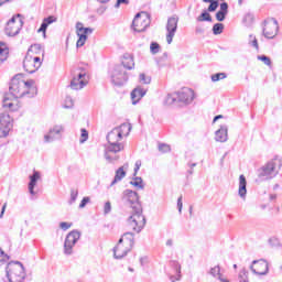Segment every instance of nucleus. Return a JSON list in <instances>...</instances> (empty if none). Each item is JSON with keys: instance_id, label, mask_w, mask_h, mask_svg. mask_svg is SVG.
<instances>
[{"instance_id": "1", "label": "nucleus", "mask_w": 282, "mask_h": 282, "mask_svg": "<svg viewBox=\"0 0 282 282\" xmlns=\"http://www.w3.org/2000/svg\"><path fill=\"white\" fill-rule=\"evenodd\" d=\"M29 96L32 98L36 96V86L34 79L24 80L23 75H15L10 83L9 94H7L2 100V107L9 111L19 110V98Z\"/></svg>"}, {"instance_id": "2", "label": "nucleus", "mask_w": 282, "mask_h": 282, "mask_svg": "<svg viewBox=\"0 0 282 282\" xmlns=\"http://www.w3.org/2000/svg\"><path fill=\"white\" fill-rule=\"evenodd\" d=\"M121 202L128 208H131V216L128 218V226L134 232H142L147 226V218L142 215V205L138 197V193L131 189L123 191Z\"/></svg>"}, {"instance_id": "3", "label": "nucleus", "mask_w": 282, "mask_h": 282, "mask_svg": "<svg viewBox=\"0 0 282 282\" xmlns=\"http://www.w3.org/2000/svg\"><path fill=\"white\" fill-rule=\"evenodd\" d=\"M129 133H131V123H122L108 133V145L105 151V159L107 162H116L118 160V156H111L109 153H120V151L124 149V145L120 143V140L127 138Z\"/></svg>"}, {"instance_id": "4", "label": "nucleus", "mask_w": 282, "mask_h": 282, "mask_svg": "<svg viewBox=\"0 0 282 282\" xmlns=\"http://www.w3.org/2000/svg\"><path fill=\"white\" fill-rule=\"evenodd\" d=\"M282 161L279 158L272 159L267 162L258 170V180L260 182H265L268 180H274L279 172L281 171Z\"/></svg>"}, {"instance_id": "5", "label": "nucleus", "mask_w": 282, "mask_h": 282, "mask_svg": "<svg viewBox=\"0 0 282 282\" xmlns=\"http://www.w3.org/2000/svg\"><path fill=\"white\" fill-rule=\"evenodd\" d=\"M89 85V76L84 69H77L73 74V78L70 80V89L74 91H79V89H85Z\"/></svg>"}, {"instance_id": "6", "label": "nucleus", "mask_w": 282, "mask_h": 282, "mask_svg": "<svg viewBox=\"0 0 282 282\" xmlns=\"http://www.w3.org/2000/svg\"><path fill=\"white\" fill-rule=\"evenodd\" d=\"M151 25V15L147 12L137 13L132 21L134 32H144Z\"/></svg>"}, {"instance_id": "7", "label": "nucleus", "mask_w": 282, "mask_h": 282, "mask_svg": "<svg viewBox=\"0 0 282 282\" xmlns=\"http://www.w3.org/2000/svg\"><path fill=\"white\" fill-rule=\"evenodd\" d=\"M23 28V18L21 14L13 15L7 23L4 32L7 36H17Z\"/></svg>"}, {"instance_id": "8", "label": "nucleus", "mask_w": 282, "mask_h": 282, "mask_svg": "<svg viewBox=\"0 0 282 282\" xmlns=\"http://www.w3.org/2000/svg\"><path fill=\"white\" fill-rule=\"evenodd\" d=\"M110 80L112 85H117L118 87H121V85H124L127 80H129V75L127 74V70L123 69L122 66H115L112 70H110Z\"/></svg>"}, {"instance_id": "9", "label": "nucleus", "mask_w": 282, "mask_h": 282, "mask_svg": "<svg viewBox=\"0 0 282 282\" xmlns=\"http://www.w3.org/2000/svg\"><path fill=\"white\" fill-rule=\"evenodd\" d=\"M43 65V59L39 56L34 55H25L23 61V68L28 74H34V72H39L41 66Z\"/></svg>"}, {"instance_id": "10", "label": "nucleus", "mask_w": 282, "mask_h": 282, "mask_svg": "<svg viewBox=\"0 0 282 282\" xmlns=\"http://www.w3.org/2000/svg\"><path fill=\"white\" fill-rule=\"evenodd\" d=\"M78 239H80V231L78 230H73L66 236L64 241V254H74V246H76Z\"/></svg>"}, {"instance_id": "11", "label": "nucleus", "mask_w": 282, "mask_h": 282, "mask_svg": "<svg viewBox=\"0 0 282 282\" xmlns=\"http://www.w3.org/2000/svg\"><path fill=\"white\" fill-rule=\"evenodd\" d=\"M262 34L265 39H269V40L275 39L276 34H279V21H276V19L264 21V28L262 30Z\"/></svg>"}, {"instance_id": "12", "label": "nucleus", "mask_w": 282, "mask_h": 282, "mask_svg": "<svg viewBox=\"0 0 282 282\" xmlns=\"http://www.w3.org/2000/svg\"><path fill=\"white\" fill-rule=\"evenodd\" d=\"M177 23H180V18L177 15H172L167 19V23L165 26L166 30V43L167 45H171L173 43V39L175 37V34L177 32Z\"/></svg>"}, {"instance_id": "13", "label": "nucleus", "mask_w": 282, "mask_h": 282, "mask_svg": "<svg viewBox=\"0 0 282 282\" xmlns=\"http://www.w3.org/2000/svg\"><path fill=\"white\" fill-rule=\"evenodd\" d=\"M65 132V126L55 124L50 128L48 133L44 135V142H55V140H61L63 133Z\"/></svg>"}, {"instance_id": "14", "label": "nucleus", "mask_w": 282, "mask_h": 282, "mask_svg": "<svg viewBox=\"0 0 282 282\" xmlns=\"http://www.w3.org/2000/svg\"><path fill=\"white\" fill-rule=\"evenodd\" d=\"M12 129V118L8 112L0 115V138H8Z\"/></svg>"}, {"instance_id": "15", "label": "nucleus", "mask_w": 282, "mask_h": 282, "mask_svg": "<svg viewBox=\"0 0 282 282\" xmlns=\"http://www.w3.org/2000/svg\"><path fill=\"white\" fill-rule=\"evenodd\" d=\"M250 270L253 274L263 276L268 274V271H269L268 261H265L264 259L253 260L250 265Z\"/></svg>"}, {"instance_id": "16", "label": "nucleus", "mask_w": 282, "mask_h": 282, "mask_svg": "<svg viewBox=\"0 0 282 282\" xmlns=\"http://www.w3.org/2000/svg\"><path fill=\"white\" fill-rule=\"evenodd\" d=\"M178 102H184V105H191L195 100V91L191 88H183L176 91Z\"/></svg>"}, {"instance_id": "17", "label": "nucleus", "mask_w": 282, "mask_h": 282, "mask_svg": "<svg viewBox=\"0 0 282 282\" xmlns=\"http://www.w3.org/2000/svg\"><path fill=\"white\" fill-rule=\"evenodd\" d=\"M129 252H131V249H127L126 245L122 242H118L117 246L113 248L115 259H124V257H127Z\"/></svg>"}, {"instance_id": "18", "label": "nucleus", "mask_w": 282, "mask_h": 282, "mask_svg": "<svg viewBox=\"0 0 282 282\" xmlns=\"http://www.w3.org/2000/svg\"><path fill=\"white\" fill-rule=\"evenodd\" d=\"M118 242L123 243V246L127 247V250H133L135 238L132 232H126L121 236Z\"/></svg>"}, {"instance_id": "19", "label": "nucleus", "mask_w": 282, "mask_h": 282, "mask_svg": "<svg viewBox=\"0 0 282 282\" xmlns=\"http://www.w3.org/2000/svg\"><path fill=\"white\" fill-rule=\"evenodd\" d=\"M147 96V89L142 88V86H138L131 91V100L132 105H137Z\"/></svg>"}, {"instance_id": "20", "label": "nucleus", "mask_w": 282, "mask_h": 282, "mask_svg": "<svg viewBox=\"0 0 282 282\" xmlns=\"http://www.w3.org/2000/svg\"><path fill=\"white\" fill-rule=\"evenodd\" d=\"M215 140L216 142H228V126H220V128L215 132Z\"/></svg>"}, {"instance_id": "21", "label": "nucleus", "mask_w": 282, "mask_h": 282, "mask_svg": "<svg viewBox=\"0 0 282 282\" xmlns=\"http://www.w3.org/2000/svg\"><path fill=\"white\" fill-rule=\"evenodd\" d=\"M248 186V182L246 181V176L241 174L239 176V188H238V195L240 198L246 202V197L248 195V189L246 188Z\"/></svg>"}, {"instance_id": "22", "label": "nucleus", "mask_w": 282, "mask_h": 282, "mask_svg": "<svg viewBox=\"0 0 282 282\" xmlns=\"http://www.w3.org/2000/svg\"><path fill=\"white\" fill-rule=\"evenodd\" d=\"M121 67L124 69H133L135 67V62L133 61V55L126 54L121 61Z\"/></svg>"}, {"instance_id": "23", "label": "nucleus", "mask_w": 282, "mask_h": 282, "mask_svg": "<svg viewBox=\"0 0 282 282\" xmlns=\"http://www.w3.org/2000/svg\"><path fill=\"white\" fill-rule=\"evenodd\" d=\"M41 180V173L37 171L33 172V175L30 176V183H29V192L31 195H36L34 192V186H36V182Z\"/></svg>"}, {"instance_id": "24", "label": "nucleus", "mask_w": 282, "mask_h": 282, "mask_svg": "<svg viewBox=\"0 0 282 282\" xmlns=\"http://www.w3.org/2000/svg\"><path fill=\"white\" fill-rule=\"evenodd\" d=\"M10 56V48L8 47V44L0 42V65H3L8 61V57Z\"/></svg>"}, {"instance_id": "25", "label": "nucleus", "mask_w": 282, "mask_h": 282, "mask_svg": "<svg viewBox=\"0 0 282 282\" xmlns=\"http://www.w3.org/2000/svg\"><path fill=\"white\" fill-rule=\"evenodd\" d=\"M39 54L45 56V51H43L41 44H33L28 50L26 56H39Z\"/></svg>"}, {"instance_id": "26", "label": "nucleus", "mask_w": 282, "mask_h": 282, "mask_svg": "<svg viewBox=\"0 0 282 282\" xmlns=\"http://www.w3.org/2000/svg\"><path fill=\"white\" fill-rule=\"evenodd\" d=\"M124 177H127V172L124 171V166H121L116 171L115 178L110 183V186H116V184H118V182H122Z\"/></svg>"}, {"instance_id": "27", "label": "nucleus", "mask_w": 282, "mask_h": 282, "mask_svg": "<svg viewBox=\"0 0 282 282\" xmlns=\"http://www.w3.org/2000/svg\"><path fill=\"white\" fill-rule=\"evenodd\" d=\"M228 15V2L220 3V10L216 13V19L218 21H226V17Z\"/></svg>"}, {"instance_id": "28", "label": "nucleus", "mask_w": 282, "mask_h": 282, "mask_svg": "<svg viewBox=\"0 0 282 282\" xmlns=\"http://www.w3.org/2000/svg\"><path fill=\"white\" fill-rule=\"evenodd\" d=\"M170 264H171V267L172 268H174V270H175V272H176V274H177V276L175 278V276H170V281H172V282H175V281H180V279H181V274H182V265L180 264V262H177V261H175V260H172L171 262H170Z\"/></svg>"}, {"instance_id": "29", "label": "nucleus", "mask_w": 282, "mask_h": 282, "mask_svg": "<svg viewBox=\"0 0 282 282\" xmlns=\"http://www.w3.org/2000/svg\"><path fill=\"white\" fill-rule=\"evenodd\" d=\"M76 30L79 32V34H84V36H87V34H93L94 29L91 28H84L82 22L76 23Z\"/></svg>"}, {"instance_id": "30", "label": "nucleus", "mask_w": 282, "mask_h": 282, "mask_svg": "<svg viewBox=\"0 0 282 282\" xmlns=\"http://www.w3.org/2000/svg\"><path fill=\"white\" fill-rule=\"evenodd\" d=\"M164 102H165L166 105H175V102H178L177 93L169 94V95L165 97Z\"/></svg>"}, {"instance_id": "31", "label": "nucleus", "mask_w": 282, "mask_h": 282, "mask_svg": "<svg viewBox=\"0 0 282 282\" xmlns=\"http://www.w3.org/2000/svg\"><path fill=\"white\" fill-rule=\"evenodd\" d=\"M209 274H212V276H217L219 281H224V279L221 278V269L219 268V265L212 268Z\"/></svg>"}, {"instance_id": "32", "label": "nucleus", "mask_w": 282, "mask_h": 282, "mask_svg": "<svg viewBox=\"0 0 282 282\" xmlns=\"http://www.w3.org/2000/svg\"><path fill=\"white\" fill-rule=\"evenodd\" d=\"M139 83H141V85H151V76L141 73L139 75Z\"/></svg>"}, {"instance_id": "33", "label": "nucleus", "mask_w": 282, "mask_h": 282, "mask_svg": "<svg viewBox=\"0 0 282 282\" xmlns=\"http://www.w3.org/2000/svg\"><path fill=\"white\" fill-rule=\"evenodd\" d=\"M77 199H78V189L72 188L70 189V198L68 200L69 206H73V204H76Z\"/></svg>"}, {"instance_id": "34", "label": "nucleus", "mask_w": 282, "mask_h": 282, "mask_svg": "<svg viewBox=\"0 0 282 282\" xmlns=\"http://www.w3.org/2000/svg\"><path fill=\"white\" fill-rule=\"evenodd\" d=\"M132 186H135V188H144V183L142 181V177H134L133 181L130 182Z\"/></svg>"}, {"instance_id": "35", "label": "nucleus", "mask_w": 282, "mask_h": 282, "mask_svg": "<svg viewBox=\"0 0 282 282\" xmlns=\"http://www.w3.org/2000/svg\"><path fill=\"white\" fill-rule=\"evenodd\" d=\"M249 45L259 52V41L257 40V36L252 34L249 35Z\"/></svg>"}, {"instance_id": "36", "label": "nucleus", "mask_w": 282, "mask_h": 282, "mask_svg": "<svg viewBox=\"0 0 282 282\" xmlns=\"http://www.w3.org/2000/svg\"><path fill=\"white\" fill-rule=\"evenodd\" d=\"M87 140H89V132L87 131V129L83 128L80 130L79 142H80V144H85V142H87Z\"/></svg>"}, {"instance_id": "37", "label": "nucleus", "mask_w": 282, "mask_h": 282, "mask_svg": "<svg viewBox=\"0 0 282 282\" xmlns=\"http://www.w3.org/2000/svg\"><path fill=\"white\" fill-rule=\"evenodd\" d=\"M224 32V24L223 23H216L213 26V34L216 36L221 34Z\"/></svg>"}, {"instance_id": "38", "label": "nucleus", "mask_w": 282, "mask_h": 282, "mask_svg": "<svg viewBox=\"0 0 282 282\" xmlns=\"http://www.w3.org/2000/svg\"><path fill=\"white\" fill-rule=\"evenodd\" d=\"M197 21L203 22V21H208L209 23L213 22V18L210 17V13L208 12H203L198 18Z\"/></svg>"}, {"instance_id": "39", "label": "nucleus", "mask_w": 282, "mask_h": 282, "mask_svg": "<svg viewBox=\"0 0 282 282\" xmlns=\"http://www.w3.org/2000/svg\"><path fill=\"white\" fill-rule=\"evenodd\" d=\"M77 36H79V39L77 40V47H83V45H85V43L87 41V35L79 33L77 31Z\"/></svg>"}, {"instance_id": "40", "label": "nucleus", "mask_w": 282, "mask_h": 282, "mask_svg": "<svg viewBox=\"0 0 282 282\" xmlns=\"http://www.w3.org/2000/svg\"><path fill=\"white\" fill-rule=\"evenodd\" d=\"M225 78H227L226 73H217V74L212 75L213 83H217L219 80H224Z\"/></svg>"}, {"instance_id": "41", "label": "nucleus", "mask_w": 282, "mask_h": 282, "mask_svg": "<svg viewBox=\"0 0 282 282\" xmlns=\"http://www.w3.org/2000/svg\"><path fill=\"white\" fill-rule=\"evenodd\" d=\"M238 279H239L240 282H249V280H248V270L242 269L239 272Z\"/></svg>"}, {"instance_id": "42", "label": "nucleus", "mask_w": 282, "mask_h": 282, "mask_svg": "<svg viewBox=\"0 0 282 282\" xmlns=\"http://www.w3.org/2000/svg\"><path fill=\"white\" fill-rule=\"evenodd\" d=\"M7 261H10V256L6 254V252H3V249L0 248V265H3L4 263H7Z\"/></svg>"}, {"instance_id": "43", "label": "nucleus", "mask_w": 282, "mask_h": 282, "mask_svg": "<svg viewBox=\"0 0 282 282\" xmlns=\"http://www.w3.org/2000/svg\"><path fill=\"white\" fill-rule=\"evenodd\" d=\"M209 7L207 8L208 12H215V10H217L219 8V1L214 0L212 2H209Z\"/></svg>"}, {"instance_id": "44", "label": "nucleus", "mask_w": 282, "mask_h": 282, "mask_svg": "<svg viewBox=\"0 0 282 282\" xmlns=\"http://www.w3.org/2000/svg\"><path fill=\"white\" fill-rule=\"evenodd\" d=\"M150 52L151 54H158L160 52V44H158L156 42H152L150 44Z\"/></svg>"}, {"instance_id": "45", "label": "nucleus", "mask_w": 282, "mask_h": 282, "mask_svg": "<svg viewBox=\"0 0 282 282\" xmlns=\"http://www.w3.org/2000/svg\"><path fill=\"white\" fill-rule=\"evenodd\" d=\"M73 107H74V99H72V97H66L64 102V108L72 109Z\"/></svg>"}, {"instance_id": "46", "label": "nucleus", "mask_w": 282, "mask_h": 282, "mask_svg": "<svg viewBox=\"0 0 282 282\" xmlns=\"http://www.w3.org/2000/svg\"><path fill=\"white\" fill-rule=\"evenodd\" d=\"M258 61H262V63H264V65H268V67H270V65H272V61L270 59V57H268L265 55L258 56Z\"/></svg>"}, {"instance_id": "47", "label": "nucleus", "mask_w": 282, "mask_h": 282, "mask_svg": "<svg viewBox=\"0 0 282 282\" xmlns=\"http://www.w3.org/2000/svg\"><path fill=\"white\" fill-rule=\"evenodd\" d=\"M159 151L161 153H169L171 151V145H169L166 143H162L159 145Z\"/></svg>"}, {"instance_id": "48", "label": "nucleus", "mask_w": 282, "mask_h": 282, "mask_svg": "<svg viewBox=\"0 0 282 282\" xmlns=\"http://www.w3.org/2000/svg\"><path fill=\"white\" fill-rule=\"evenodd\" d=\"M111 213V202H106L104 205V214L109 215Z\"/></svg>"}, {"instance_id": "49", "label": "nucleus", "mask_w": 282, "mask_h": 282, "mask_svg": "<svg viewBox=\"0 0 282 282\" xmlns=\"http://www.w3.org/2000/svg\"><path fill=\"white\" fill-rule=\"evenodd\" d=\"M89 202H91V199L89 198V196H86L82 199L80 204H79V208H85V206H87V204H89Z\"/></svg>"}, {"instance_id": "50", "label": "nucleus", "mask_w": 282, "mask_h": 282, "mask_svg": "<svg viewBox=\"0 0 282 282\" xmlns=\"http://www.w3.org/2000/svg\"><path fill=\"white\" fill-rule=\"evenodd\" d=\"M72 226H73L72 223H65V221H63V223L59 224V228H61L62 230H69V228H70Z\"/></svg>"}, {"instance_id": "51", "label": "nucleus", "mask_w": 282, "mask_h": 282, "mask_svg": "<svg viewBox=\"0 0 282 282\" xmlns=\"http://www.w3.org/2000/svg\"><path fill=\"white\" fill-rule=\"evenodd\" d=\"M43 21L48 25H52V23H56V18H54V15H50L48 18H45Z\"/></svg>"}, {"instance_id": "52", "label": "nucleus", "mask_w": 282, "mask_h": 282, "mask_svg": "<svg viewBox=\"0 0 282 282\" xmlns=\"http://www.w3.org/2000/svg\"><path fill=\"white\" fill-rule=\"evenodd\" d=\"M48 26L50 25L43 21L41 26H40V29L37 30V32H43V34H45V32L47 31Z\"/></svg>"}, {"instance_id": "53", "label": "nucleus", "mask_w": 282, "mask_h": 282, "mask_svg": "<svg viewBox=\"0 0 282 282\" xmlns=\"http://www.w3.org/2000/svg\"><path fill=\"white\" fill-rule=\"evenodd\" d=\"M124 3L126 6H129V0H117L115 8H120Z\"/></svg>"}, {"instance_id": "54", "label": "nucleus", "mask_w": 282, "mask_h": 282, "mask_svg": "<svg viewBox=\"0 0 282 282\" xmlns=\"http://www.w3.org/2000/svg\"><path fill=\"white\" fill-rule=\"evenodd\" d=\"M184 204L182 203V196H180L177 198V208H178V213L182 215V208H183Z\"/></svg>"}, {"instance_id": "55", "label": "nucleus", "mask_w": 282, "mask_h": 282, "mask_svg": "<svg viewBox=\"0 0 282 282\" xmlns=\"http://www.w3.org/2000/svg\"><path fill=\"white\" fill-rule=\"evenodd\" d=\"M6 208H8V203H4L0 213V219L3 218V215L6 214Z\"/></svg>"}, {"instance_id": "56", "label": "nucleus", "mask_w": 282, "mask_h": 282, "mask_svg": "<svg viewBox=\"0 0 282 282\" xmlns=\"http://www.w3.org/2000/svg\"><path fill=\"white\" fill-rule=\"evenodd\" d=\"M140 166H142V163L140 161L135 162V167H134V172L138 173V171H140Z\"/></svg>"}, {"instance_id": "57", "label": "nucleus", "mask_w": 282, "mask_h": 282, "mask_svg": "<svg viewBox=\"0 0 282 282\" xmlns=\"http://www.w3.org/2000/svg\"><path fill=\"white\" fill-rule=\"evenodd\" d=\"M220 118H224V116L221 115H218L214 118L213 122H217V120H220Z\"/></svg>"}, {"instance_id": "58", "label": "nucleus", "mask_w": 282, "mask_h": 282, "mask_svg": "<svg viewBox=\"0 0 282 282\" xmlns=\"http://www.w3.org/2000/svg\"><path fill=\"white\" fill-rule=\"evenodd\" d=\"M165 245L169 247L173 246V240L172 239L166 240Z\"/></svg>"}, {"instance_id": "59", "label": "nucleus", "mask_w": 282, "mask_h": 282, "mask_svg": "<svg viewBox=\"0 0 282 282\" xmlns=\"http://www.w3.org/2000/svg\"><path fill=\"white\" fill-rule=\"evenodd\" d=\"M274 199H276V194H271V195H270V200H271V202H274Z\"/></svg>"}, {"instance_id": "60", "label": "nucleus", "mask_w": 282, "mask_h": 282, "mask_svg": "<svg viewBox=\"0 0 282 282\" xmlns=\"http://www.w3.org/2000/svg\"><path fill=\"white\" fill-rule=\"evenodd\" d=\"M105 10H107V9L101 8V9L98 10V12H99L100 14H105Z\"/></svg>"}, {"instance_id": "61", "label": "nucleus", "mask_w": 282, "mask_h": 282, "mask_svg": "<svg viewBox=\"0 0 282 282\" xmlns=\"http://www.w3.org/2000/svg\"><path fill=\"white\" fill-rule=\"evenodd\" d=\"M99 3H109V0H97Z\"/></svg>"}, {"instance_id": "62", "label": "nucleus", "mask_w": 282, "mask_h": 282, "mask_svg": "<svg viewBox=\"0 0 282 282\" xmlns=\"http://www.w3.org/2000/svg\"><path fill=\"white\" fill-rule=\"evenodd\" d=\"M10 0H0V6H3V3H8Z\"/></svg>"}, {"instance_id": "63", "label": "nucleus", "mask_w": 282, "mask_h": 282, "mask_svg": "<svg viewBox=\"0 0 282 282\" xmlns=\"http://www.w3.org/2000/svg\"><path fill=\"white\" fill-rule=\"evenodd\" d=\"M191 169H195V166H197V163H192L188 165Z\"/></svg>"}, {"instance_id": "64", "label": "nucleus", "mask_w": 282, "mask_h": 282, "mask_svg": "<svg viewBox=\"0 0 282 282\" xmlns=\"http://www.w3.org/2000/svg\"><path fill=\"white\" fill-rule=\"evenodd\" d=\"M187 173H188L189 175H193V170H188Z\"/></svg>"}]
</instances>
